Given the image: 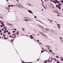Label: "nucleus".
<instances>
[{"instance_id":"nucleus-1","label":"nucleus","mask_w":63,"mask_h":63,"mask_svg":"<svg viewBox=\"0 0 63 63\" xmlns=\"http://www.w3.org/2000/svg\"><path fill=\"white\" fill-rule=\"evenodd\" d=\"M53 13H57V14H59V13L58 12V11L57 10H53L52 11Z\"/></svg>"},{"instance_id":"nucleus-2","label":"nucleus","mask_w":63,"mask_h":63,"mask_svg":"<svg viewBox=\"0 0 63 63\" xmlns=\"http://www.w3.org/2000/svg\"><path fill=\"white\" fill-rule=\"evenodd\" d=\"M50 5L51 8H53V5H52V4L50 3Z\"/></svg>"},{"instance_id":"nucleus-3","label":"nucleus","mask_w":63,"mask_h":63,"mask_svg":"<svg viewBox=\"0 0 63 63\" xmlns=\"http://www.w3.org/2000/svg\"><path fill=\"white\" fill-rule=\"evenodd\" d=\"M7 24L8 25H13L12 24H11L10 23H7Z\"/></svg>"},{"instance_id":"nucleus-4","label":"nucleus","mask_w":63,"mask_h":63,"mask_svg":"<svg viewBox=\"0 0 63 63\" xmlns=\"http://www.w3.org/2000/svg\"><path fill=\"white\" fill-rule=\"evenodd\" d=\"M62 4H61V3H59L58 4V6H62Z\"/></svg>"},{"instance_id":"nucleus-5","label":"nucleus","mask_w":63,"mask_h":63,"mask_svg":"<svg viewBox=\"0 0 63 63\" xmlns=\"http://www.w3.org/2000/svg\"><path fill=\"white\" fill-rule=\"evenodd\" d=\"M29 13H30V14H32V11H30V10H29Z\"/></svg>"},{"instance_id":"nucleus-6","label":"nucleus","mask_w":63,"mask_h":63,"mask_svg":"<svg viewBox=\"0 0 63 63\" xmlns=\"http://www.w3.org/2000/svg\"><path fill=\"white\" fill-rule=\"evenodd\" d=\"M51 1V2H53V3H56V2L55 1H52V0H50Z\"/></svg>"},{"instance_id":"nucleus-7","label":"nucleus","mask_w":63,"mask_h":63,"mask_svg":"<svg viewBox=\"0 0 63 63\" xmlns=\"http://www.w3.org/2000/svg\"><path fill=\"white\" fill-rule=\"evenodd\" d=\"M58 8L59 10H61V7H60V5H59Z\"/></svg>"},{"instance_id":"nucleus-8","label":"nucleus","mask_w":63,"mask_h":63,"mask_svg":"<svg viewBox=\"0 0 63 63\" xmlns=\"http://www.w3.org/2000/svg\"><path fill=\"white\" fill-rule=\"evenodd\" d=\"M16 33H17V35L18 36V35H19V34H18L19 33V32H18L17 31L16 32Z\"/></svg>"},{"instance_id":"nucleus-9","label":"nucleus","mask_w":63,"mask_h":63,"mask_svg":"<svg viewBox=\"0 0 63 63\" xmlns=\"http://www.w3.org/2000/svg\"><path fill=\"white\" fill-rule=\"evenodd\" d=\"M61 61H63V57H62V58L61 59Z\"/></svg>"},{"instance_id":"nucleus-10","label":"nucleus","mask_w":63,"mask_h":63,"mask_svg":"<svg viewBox=\"0 0 63 63\" xmlns=\"http://www.w3.org/2000/svg\"><path fill=\"white\" fill-rule=\"evenodd\" d=\"M22 30L23 31H24V28H22Z\"/></svg>"},{"instance_id":"nucleus-11","label":"nucleus","mask_w":63,"mask_h":63,"mask_svg":"<svg viewBox=\"0 0 63 63\" xmlns=\"http://www.w3.org/2000/svg\"><path fill=\"white\" fill-rule=\"evenodd\" d=\"M47 60L45 61V62H44V63H47Z\"/></svg>"},{"instance_id":"nucleus-12","label":"nucleus","mask_w":63,"mask_h":63,"mask_svg":"<svg viewBox=\"0 0 63 63\" xmlns=\"http://www.w3.org/2000/svg\"><path fill=\"white\" fill-rule=\"evenodd\" d=\"M57 26H60L61 25L60 24H57Z\"/></svg>"},{"instance_id":"nucleus-13","label":"nucleus","mask_w":63,"mask_h":63,"mask_svg":"<svg viewBox=\"0 0 63 63\" xmlns=\"http://www.w3.org/2000/svg\"><path fill=\"white\" fill-rule=\"evenodd\" d=\"M13 36H14L15 37H16V34H15V33H14L12 35Z\"/></svg>"},{"instance_id":"nucleus-14","label":"nucleus","mask_w":63,"mask_h":63,"mask_svg":"<svg viewBox=\"0 0 63 63\" xmlns=\"http://www.w3.org/2000/svg\"><path fill=\"white\" fill-rule=\"evenodd\" d=\"M14 39H12L11 41V42H13V41H14Z\"/></svg>"},{"instance_id":"nucleus-15","label":"nucleus","mask_w":63,"mask_h":63,"mask_svg":"<svg viewBox=\"0 0 63 63\" xmlns=\"http://www.w3.org/2000/svg\"><path fill=\"white\" fill-rule=\"evenodd\" d=\"M8 38H4V40H6V39H8Z\"/></svg>"},{"instance_id":"nucleus-16","label":"nucleus","mask_w":63,"mask_h":63,"mask_svg":"<svg viewBox=\"0 0 63 63\" xmlns=\"http://www.w3.org/2000/svg\"><path fill=\"white\" fill-rule=\"evenodd\" d=\"M30 38H31V39H33V36H31V37Z\"/></svg>"},{"instance_id":"nucleus-17","label":"nucleus","mask_w":63,"mask_h":63,"mask_svg":"<svg viewBox=\"0 0 63 63\" xmlns=\"http://www.w3.org/2000/svg\"><path fill=\"white\" fill-rule=\"evenodd\" d=\"M56 2L57 3H59V2H58V1H57V0L56 1Z\"/></svg>"},{"instance_id":"nucleus-18","label":"nucleus","mask_w":63,"mask_h":63,"mask_svg":"<svg viewBox=\"0 0 63 63\" xmlns=\"http://www.w3.org/2000/svg\"><path fill=\"white\" fill-rule=\"evenodd\" d=\"M6 26H4L3 27V28L4 29H5L6 28Z\"/></svg>"},{"instance_id":"nucleus-19","label":"nucleus","mask_w":63,"mask_h":63,"mask_svg":"<svg viewBox=\"0 0 63 63\" xmlns=\"http://www.w3.org/2000/svg\"><path fill=\"white\" fill-rule=\"evenodd\" d=\"M46 30L48 31L49 30V29H48L46 28Z\"/></svg>"},{"instance_id":"nucleus-20","label":"nucleus","mask_w":63,"mask_h":63,"mask_svg":"<svg viewBox=\"0 0 63 63\" xmlns=\"http://www.w3.org/2000/svg\"><path fill=\"white\" fill-rule=\"evenodd\" d=\"M0 35H3V33H2V32L1 33Z\"/></svg>"},{"instance_id":"nucleus-21","label":"nucleus","mask_w":63,"mask_h":63,"mask_svg":"<svg viewBox=\"0 0 63 63\" xmlns=\"http://www.w3.org/2000/svg\"><path fill=\"white\" fill-rule=\"evenodd\" d=\"M2 26H5V24H2Z\"/></svg>"},{"instance_id":"nucleus-22","label":"nucleus","mask_w":63,"mask_h":63,"mask_svg":"<svg viewBox=\"0 0 63 63\" xmlns=\"http://www.w3.org/2000/svg\"><path fill=\"white\" fill-rule=\"evenodd\" d=\"M60 2H62V3H63V0L62 1H60Z\"/></svg>"},{"instance_id":"nucleus-23","label":"nucleus","mask_w":63,"mask_h":63,"mask_svg":"<svg viewBox=\"0 0 63 63\" xmlns=\"http://www.w3.org/2000/svg\"><path fill=\"white\" fill-rule=\"evenodd\" d=\"M16 31H13V32H13V33H15V32H16Z\"/></svg>"},{"instance_id":"nucleus-24","label":"nucleus","mask_w":63,"mask_h":63,"mask_svg":"<svg viewBox=\"0 0 63 63\" xmlns=\"http://www.w3.org/2000/svg\"><path fill=\"white\" fill-rule=\"evenodd\" d=\"M38 26H39L40 27H42V26H40V25H39Z\"/></svg>"},{"instance_id":"nucleus-25","label":"nucleus","mask_w":63,"mask_h":63,"mask_svg":"<svg viewBox=\"0 0 63 63\" xmlns=\"http://www.w3.org/2000/svg\"><path fill=\"white\" fill-rule=\"evenodd\" d=\"M25 21H27L28 22V20H27V19H25Z\"/></svg>"},{"instance_id":"nucleus-26","label":"nucleus","mask_w":63,"mask_h":63,"mask_svg":"<svg viewBox=\"0 0 63 63\" xmlns=\"http://www.w3.org/2000/svg\"><path fill=\"white\" fill-rule=\"evenodd\" d=\"M6 32L5 31H4V32H3V33H6Z\"/></svg>"},{"instance_id":"nucleus-27","label":"nucleus","mask_w":63,"mask_h":63,"mask_svg":"<svg viewBox=\"0 0 63 63\" xmlns=\"http://www.w3.org/2000/svg\"><path fill=\"white\" fill-rule=\"evenodd\" d=\"M42 35H44V36H46V35L44 34H42Z\"/></svg>"},{"instance_id":"nucleus-28","label":"nucleus","mask_w":63,"mask_h":63,"mask_svg":"<svg viewBox=\"0 0 63 63\" xmlns=\"http://www.w3.org/2000/svg\"><path fill=\"white\" fill-rule=\"evenodd\" d=\"M43 52H44V51H41V53H43Z\"/></svg>"},{"instance_id":"nucleus-29","label":"nucleus","mask_w":63,"mask_h":63,"mask_svg":"<svg viewBox=\"0 0 63 63\" xmlns=\"http://www.w3.org/2000/svg\"><path fill=\"white\" fill-rule=\"evenodd\" d=\"M56 58H59V57H58V56H56Z\"/></svg>"},{"instance_id":"nucleus-30","label":"nucleus","mask_w":63,"mask_h":63,"mask_svg":"<svg viewBox=\"0 0 63 63\" xmlns=\"http://www.w3.org/2000/svg\"><path fill=\"white\" fill-rule=\"evenodd\" d=\"M3 23H4V22H2L1 23V24H3Z\"/></svg>"},{"instance_id":"nucleus-31","label":"nucleus","mask_w":63,"mask_h":63,"mask_svg":"<svg viewBox=\"0 0 63 63\" xmlns=\"http://www.w3.org/2000/svg\"><path fill=\"white\" fill-rule=\"evenodd\" d=\"M11 5H9L8 6V7H9V8H10V7H11Z\"/></svg>"},{"instance_id":"nucleus-32","label":"nucleus","mask_w":63,"mask_h":63,"mask_svg":"<svg viewBox=\"0 0 63 63\" xmlns=\"http://www.w3.org/2000/svg\"><path fill=\"white\" fill-rule=\"evenodd\" d=\"M49 51H50V52H52V50H49Z\"/></svg>"},{"instance_id":"nucleus-33","label":"nucleus","mask_w":63,"mask_h":63,"mask_svg":"<svg viewBox=\"0 0 63 63\" xmlns=\"http://www.w3.org/2000/svg\"><path fill=\"white\" fill-rule=\"evenodd\" d=\"M39 43L40 44V45H42V43L40 42H39Z\"/></svg>"},{"instance_id":"nucleus-34","label":"nucleus","mask_w":63,"mask_h":63,"mask_svg":"<svg viewBox=\"0 0 63 63\" xmlns=\"http://www.w3.org/2000/svg\"><path fill=\"white\" fill-rule=\"evenodd\" d=\"M58 28L59 29H60V27L59 26H58Z\"/></svg>"},{"instance_id":"nucleus-35","label":"nucleus","mask_w":63,"mask_h":63,"mask_svg":"<svg viewBox=\"0 0 63 63\" xmlns=\"http://www.w3.org/2000/svg\"><path fill=\"white\" fill-rule=\"evenodd\" d=\"M8 34H9V35L10 34V32H8Z\"/></svg>"},{"instance_id":"nucleus-36","label":"nucleus","mask_w":63,"mask_h":63,"mask_svg":"<svg viewBox=\"0 0 63 63\" xmlns=\"http://www.w3.org/2000/svg\"><path fill=\"white\" fill-rule=\"evenodd\" d=\"M41 48L42 49L44 50H44V49L42 47H41Z\"/></svg>"},{"instance_id":"nucleus-37","label":"nucleus","mask_w":63,"mask_h":63,"mask_svg":"<svg viewBox=\"0 0 63 63\" xmlns=\"http://www.w3.org/2000/svg\"><path fill=\"white\" fill-rule=\"evenodd\" d=\"M43 7H44L45 9H46V7H45V6L44 5H43Z\"/></svg>"},{"instance_id":"nucleus-38","label":"nucleus","mask_w":63,"mask_h":63,"mask_svg":"<svg viewBox=\"0 0 63 63\" xmlns=\"http://www.w3.org/2000/svg\"><path fill=\"white\" fill-rule=\"evenodd\" d=\"M50 62H51V61H49V60L48 61V62H49V63H50Z\"/></svg>"},{"instance_id":"nucleus-39","label":"nucleus","mask_w":63,"mask_h":63,"mask_svg":"<svg viewBox=\"0 0 63 63\" xmlns=\"http://www.w3.org/2000/svg\"><path fill=\"white\" fill-rule=\"evenodd\" d=\"M56 7H57V8H58V5H56Z\"/></svg>"},{"instance_id":"nucleus-40","label":"nucleus","mask_w":63,"mask_h":63,"mask_svg":"<svg viewBox=\"0 0 63 63\" xmlns=\"http://www.w3.org/2000/svg\"><path fill=\"white\" fill-rule=\"evenodd\" d=\"M60 39H62V37H60Z\"/></svg>"},{"instance_id":"nucleus-41","label":"nucleus","mask_w":63,"mask_h":63,"mask_svg":"<svg viewBox=\"0 0 63 63\" xmlns=\"http://www.w3.org/2000/svg\"><path fill=\"white\" fill-rule=\"evenodd\" d=\"M51 32H53V31H54L53 30H51Z\"/></svg>"},{"instance_id":"nucleus-42","label":"nucleus","mask_w":63,"mask_h":63,"mask_svg":"<svg viewBox=\"0 0 63 63\" xmlns=\"http://www.w3.org/2000/svg\"><path fill=\"white\" fill-rule=\"evenodd\" d=\"M0 26L1 27H3V26H2V25H1Z\"/></svg>"},{"instance_id":"nucleus-43","label":"nucleus","mask_w":63,"mask_h":63,"mask_svg":"<svg viewBox=\"0 0 63 63\" xmlns=\"http://www.w3.org/2000/svg\"><path fill=\"white\" fill-rule=\"evenodd\" d=\"M34 17H35V18H37V17L36 16H34Z\"/></svg>"},{"instance_id":"nucleus-44","label":"nucleus","mask_w":63,"mask_h":63,"mask_svg":"<svg viewBox=\"0 0 63 63\" xmlns=\"http://www.w3.org/2000/svg\"><path fill=\"white\" fill-rule=\"evenodd\" d=\"M3 36H6V35H5V34H3Z\"/></svg>"},{"instance_id":"nucleus-45","label":"nucleus","mask_w":63,"mask_h":63,"mask_svg":"<svg viewBox=\"0 0 63 63\" xmlns=\"http://www.w3.org/2000/svg\"><path fill=\"white\" fill-rule=\"evenodd\" d=\"M11 7H14V5H11Z\"/></svg>"},{"instance_id":"nucleus-46","label":"nucleus","mask_w":63,"mask_h":63,"mask_svg":"<svg viewBox=\"0 0 63 63\" xmlns=\"http://www.w3.org/2000/svg\"><path fill=\"white\" fill-rule=\"evenodd\" d=\"M29 20H30V21H32V20H31V19H29Z\"/></svg>"},{"instance_id":"nucleus-47","label":"nucleus","mask_w":63,"mask_h":63,"mask_svg":"<svg viewBox=\"0 0 63 63\" xmlns=\"http://www.w3.org/2000/svg\"><path fill=\"white\" fill-rule=\"evenodd\" d=\"M22 63H25V62L24 61H22Z\"/></svg>"},{"instance_id":"nucleus-48","label":"nucleus","mask_w":63,"mask_h":63,"mask_svg":"<svg viewBox=\"0 0 63 63\" xmlns=\"http://www.w3.org/2000/svg\"><path fill=\"white\" fill-rule=\"evenodd\" d=\"M6 32H8V30H7L6 31Z\"/></svg>"},{"instance_id":"nucleus-49","label":"nucleus","mask_w":63,"mask_h":63,"mask_svg":"<svg viewBox=\"0 0 63 63\" xmlns=\"http://www.w3.org/2000/svg\"><path fill=\"white\" fill-rule=\"evenodd\" d=\"M28 5H29V6H31V5H30L29 3L28 4Z\"/></svg>"},{"instance_id":"nucleus-50","label":"nucleus","mask_w":63,"mask_h":63,"mask_svg":"<svg viewBox=\"0 0 63 63\" xmlns=\"http://www.w3.org/2000/svg\"><path fill=\"white\" fill-rule=\"evenodd\" d=\"M32 35H29L30 37H32Z\"/></svg>"},{"instance_id":"nucleus-51","label":"nucleus","mask_w":63,"mask_h":63,"mask_svg":"<svg viewBox=\"0 0 63 63\" xmlns=\"http://www.w3.org/2000/svg\"><path fill=\"white\" fill-rule=\"evenodd\" d=\"M49 20L51 22H52V20Z\"/></svg>"},{"instance_id":"nucleus-52","label":"nucleus","mask_w":63,"mask_h":63,"mask_svg":"<svg viewBox=\"0 0 63 63\" xmlns=\"http://www.w3.org/2000/svg\"><path fill=\"white\" fill-rule=\"evenodd\" d=\"M2 31H4V29H2Z\"/></svg>"},{"instance_id":"nucleus-53","label":"nucleus","mask_w":63,"mask_h":63,"mask_svg":"<svg viewBox=\"0 0 63 63\" xmlns=\"http://www.w3.org/2000/svg\"><path fill=\"white\" fill-rule=\"evenodd\" d=\"M14 30H15V31H16V29H14Z\"/></svg>"},{"instance_id":"nucleus-54","label":"nucleus","mask_w":63,"mask_h":63,"mask_svg":"<svg viewBox=\"0 0 63 63\" xmlns=\"http://www.w3.org/2000/svg\"><path fill=\"white\" fill-rule=\"evenodd\" d=\"M7 28H5V30H7Z\"/></svg>"},{"instance_id":"nucleus-55","label":"nucleus","mask_w":63,"mask_h":63,"mask_svg":"<svg viewBox=\"0 0 63 63\" xmlns=\"http://www.w3.org/2000/svg\"><path fill=\"white\" fill-rule=\"evenodd\" d=\"M51 59L52 60H53V58H51Z\"/></svg>"},{"instance_id":"nucleus-56","label":"nucleus","mask_w":63,"mask_h":63,"mask_svg":"<svg viewBox=\"0 0 63 63\" xmlns=\"http://www.w3.org/2000/svg\"><path fill=\"white\" fill-rule=\"evenodd\" d=\"M37 42H39V40H37Z\"/></svg>"},{"instance_id":"nucleus-57","label":"nucleus","mask_w":63,"mask_h":63,"mask_svg":"<svg viewBox=\"0 0 63 63\" xmlns=\"http://www.w3.org/2000/svg\"><path fill=\"white\" fill-rule=\"evenodd\" d=\"M9 37H12V35H10Z\"/></svg>"},{"instance_id":"nucleus-58","label":"nucleus","mask_w":63,"mask_h":63,"mask_svg":"<svg viewBox=\"0 0 63 63\" xmlns=\"http://www.w3.org/2000/svg\"><path fill=\"white\" fill-rule=\"evenodd\" d=\"M59 61H57V63H59Z\"/></svg>"},{"instance_id":"nucleus-59","label":"nucleus","mask_w":63,"mask_h":63,"mask_svg":"<svg viewBox=\"0 0 63 63\" xmlns=\"http://www.w3.org/2000/svg\"><path fill=\"white\" fill-rule=\"evenodd\" d=\"M57 16H60V15H57Z\"/></svg>"},{"instance_id":"nucleus-60","label":"nucleus","mask_w":63,"mask_h":63,"mask_svg":"<svg viewBox=\"0 0 63 63\" xmlns=\"http://www.w3.org/2000/svg\"><path fill=\"white\" fill-rule=\"evenodd\" d=\"M46 47H48V46H46Z\"/></svg>"},{"instance_id":"nucleus-61","label":"nucleus","mask_w":63,"mask_h":63,"mask_svg":"<svg viewBox=\"0 0 63 63\" xmlns=\"http://www.w3.org/2000/svg\"><path fill=\"white\" fill-rule=\"evenodd\" d=\"M1 30H0V33L1 32Z\"/></svg>"},{"instance_id":"nucleus-62","label":"nucleus","mask_w":63,"mask_h":63,"mask_svg":"<svg viewBox=\"0 0 63 63\" xmlns=\"http://www.w3.org/2000/svg\"><path fill=\"white\" fill-rule=\"evenodd\" d=\"M55 61H57V60H56V59H55Z\"/></svg>"},{"instance_id":"nucleus-63","label":"nucleus","mask_w":63,"mask_h":63,"mask_svg":"<svg viewBox=\"0 0 63 63\" xmlns=\"http://www.w3.org/2000/svg\"><path fill=\"white\" fill-rule=\"evenodd\" d=\"M42 28H43V29H45L44 28H43V27H42Z\"/></svg>"},{"instance_id":"nucleus-64","label":"nucleus","mask_w":63,"mask_h":63,"mask_svg":"<svg viewBox=\"0 0 63 63\" xmlns=\"http://www.w3.org/2000/svg\"><path fill=\"white\" fill-rule=\"evenodd\" d=\"M48 47H50L49 46H48Z\"/></svg>"}]
</instances>
